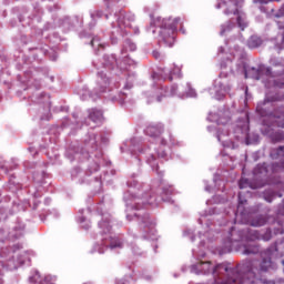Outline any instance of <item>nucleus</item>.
Returning a JSON list of instances; mask_svg holds the SVG:
<instances>
[{
  "mask_svg": "<svg viewBox=\"0 0 284 284\" xmlns=\"http://www.w3.org/2000/svg\"><path fill=\"white\" fill-rule=\"evenodd\" d=\"M253 239H262L263 241H270L272 239V231L267 230L263 235H260L258 232L254 231Z\"/></svg>",
  "mask_w": 284,
  "mask_h": 284,
  "instance_id": "nucleus-9",
  "label": "nucleus"
},
{
  "mask_svg": "<svg viewBox=\"0 0 284 284\" xmlns=\"http://www.w3.org/2000/svg\"><path fill=\"white\" fill-rule=\"evenodd\" d=\"M98 74L101 79V82H100L102 85L101 92H105V89L108 88V85H110V79H108V77L103 72H100Z\"/></svg>",
  "mask_w": 284,
  "mask_h": 284,
  "instance_id": "nucleus-8",
  "label": "nucleus"
},
{
  "mask_svg": "<svg viewBox=\"0 0 284 284\" xmlns=\"http://www.w3.org/2000/svg\"><path fill=\"white\" fill-rule=\"evenodd\" d=\"M181 23V18H175L173 22H168L160 29L159 43L166 48H172L176 41V30Z\"/></svg>",
  "mask_w": 284,
  "mask_h": 284,
  "instance_id": "nucleus-1",
  "label": "nucleus"
},
{
  "mask_svg": "<svg viewBox=\"0 0 284 284\" xmlns=\"http://www.w3.org/2000/svg\"><path fill=\"white\" fill-rule=\"evenodd\" d=\"M225 14H240L239 13V0H232L226 3Z\"/></svg>",
  "mask_w": 284,
  "mask_h": 284,
  "instance_id": "nucleus-3",
  "label": "nucleus"
},
{
  "mask_svg": "<svg viewBox=\"0 0 284 284\" xmlns=\"http://www.w3.org/2000/svg\"><path fill=\"white\" fill-rule=\"evenodd\" d=\"M102 14H103V12H101V11H98V12H97V16H98V17H102Z\"/></svg>",
  "mask_w": 284,
  "mask_h": 284,
  "instance_id": "nucleus-25",
  "label": "nucleus"
},
{
  "mask_svg": "<svg viewBox=\"0 0 284 284\" xmlns=\"http://www.w3.org/2000/svg\"><path fill=\"white\" fill-rule=\"evenodd\" d=\"M116 284H132V277L128 276L120 280Z\"/></svg>",
  "mask_w": 284,
  "mask_h": 284,
  "instance_id": "nucleus-16",
  "label": "nucleus"
},
{
  "mask_svg": "<svg viewBox=\"0 0 284 284\" xmlns=\"http://www.w3.org/2000/svg\"><path fill=\"white\" fill-rule=\"evenodd\" d=\"M161 145H166L165 140H161Z\"/></svg>",
  "mask_w": 284,
  "mask_h": 284,
  "instance_id": "nucleus-26",
  "label": "nucleus"
},
{
  "mask_svg": "<svg viewBox=\"0 0 284 284\" xmlns=\"http://www.w3.org/2000/svg\"><path fill=\"white\" fill-rule=\"evenodd\" d=\"M158 101H161V98H158Z\"/></svg>",
  "mask_w": 284,
  "mask_h": 284,
  "instance_id": "nucleus-29",
  "label": "nucleus"
},
{
  "mask_svg": "<svg viewBox=\"0 0 284 284\" xmlns=\"http://www.w3.org/2000/svg\"><path fill=\"white\" fill-rule=\"evenodd\" d=\"M89 119L93 121V123H101V121H103V112L100 110H93L89 114Z\"/></svg>",
  "mask_w": 284,
  "mask_h": 284,
  "instance_id": "nucleus-6",
  "label": "nucleus"
},
{
  "mask_svg": "<svg viewBox=\"0 0 284 284\" xmlns=\"http://www.w3.org/2000/svg\"><path fill=\"white\" fill-rule=\"evenodd\" d=\"M234 28H235V24H234V22H232V20L222 24L221 29H220L221 37H225V34H227L229 32H232V30H234Z\"/></svg>",
  "mask_w": 284,
  "mask_h": 284,
  "instance_id": "nucleus-4",
  "label": "nucleus"
},
{
  "mask_svg": "<svg viewBox=\"0 0 284 284\" xmlns=\"http://www.w3.org/2000/svg\"><path fill=\"white\" fill-rule=\"evenodd\" d=\"M220 270H224V272H230V268H227V266L223 264H217L214 268H212L211 272L215 276L216 272H219Z\"/></svg>",
  "mask_w": 284,
  "mask_h": 284,
  "instance_id": "nucleus-12",
  "label": "nucleus"
},
{
  "mask_svg": "<svg viewBox=\"0 0 284 284\" xmlns=\"http://www.w3.org/2000/svg\"><path fill=\"white\" fill-rule=\"evenodd\" d=\"M258 247L253 246V247H246L243 252V254L250 255V254H257Z\"/></svg>",
  "mask_w": 284,
  "mask_h": 284,
  "instance_id": "nucleus-14",
  "label": "nucleus"
},
{
  "mask_svg": "<svg viewBox=\"0 0 284 284\" xmlns=\"http://www.w3.org/2000/svg\"><path fill=\"white\" fill-rule=\"evenodd\" d=\"M240 190H245L247 185H250V181L247 179H241L239 182Z\"/></svg>",
  "mask_w": 284,
  "mask_h": 284,
  "instance_id": "nucleus-15",
  "label": "nucleus"
},
{
  "mask_svg": "<svg viewBox=\"0 0 284 284\" xmlns=\"http://www.w3.org/2000/svg\"><path fill=\"white\" fill-rule=\"evenodd\" d=\"M7 267H9L10 270H17V264L14 263V260H9V262L7 263Z\"/></svg>",
  "mask_w": 284,
  "mask_h": 284,
  "instance_id": "nucleus-18",
  "label": "nucleus"
},
{
  "mask_svg": "<svg viewBox=\"0 0 284 284\" xmlns=\"http://www.w3.org/2000/svg\"><path fill=\"white\" fill-rule=\"evenodd\" d=\"M145 134H148V136H151L153 139L159 138L160 134H163V124L159 123V124H151L146 126Z\"/></svg>",
  "mask_w": 284,
  "mask_h": 284,
  "instance_id": "nucleus-2",
  "label": "nucleus"
},
{
  "mask_svg": "<svg viewBox=\"0 0 284 284\" xmlns=\"http://www.w3.org/2000/svg\"><path fill=\"white\" fill-rule=\"evenodd\" d=\"M124 19H128V21H134V17L133 16H125Z\"/></svg>",
  "mask_w": 284,
  "mask_h": 284,
  "instance_id": "nucleus-21",
  "label": "nucleus"
},
{
  "mask_svg": "<svg viewBox=\"0 0 284 284\" xmlns=\"http://www.w3.org/2000/svg\"><path fill=\"white\" fill-rule=\"evenodd\" d=\"M153 57H155V59H159V52H153Z\"/></svg>",
  "mask_w": 284,
  "mask_h": 284,
  "instance_id": "nucleus-24",
  "label": "nucleus"
},
{
  "mask_svg": "<svg viewBox=\"0 0 284 284\" xmlns=\"http://www.w3.org/2000/svg\"><path fill=\"white\" fill-rule=\"evenodd\" d=\"M284 146H280L278 150L283 151Z\"/></svg>",
  "mask_w": 284,
  "mask_h": 284,
  "instance_id": "nucleus-28",
  "label": "nucleus"
},
{
  "mask_svg": "<svg viewBox=\"0 0 284 284\" xmlns=\"http://www.w3.org/2000/svg\"><path fill=\"white\" fill-rule=\"evenodd\" d=\"M144 227H148L149 230L154 229V223L150 221V216H145L143 220Z\"/></svg>",
  "mask_w": 284,
  "mask_h": 284,
  "instance_id": "nucleus-13",
  "label": "nucleus"
},
{
  "mask_svg": "<svg viewBox=\"0 0 284 284\" xmlns=\"http://www.w3.org/2000/svg\"><path fill=\"white\" fill-rule=\"evenodd\" d=\"M282 121H283V123L277 122L278 128H284V116H283Z\"/></svg>",
  "mask_w": 284,
  "mask_h": 284,
  "instance_id": "nucleus-22",
  "label": "nucleus"
},
{
  "mask_svg": "<svg viewBox=\"0 0 284 284\" xmlns=\"http://www.w3.org/2000/svg\"><path fill=\"white\" fill-rule=\"evenodd\" d=\"M210 265H212V262L207 261V262H199L195 266L197 267V270H204V274H210L212 271L210 270Z\"/></svg>",
  "mask_w": 284,
  "mask_h": 284,
  "instance_id": "nucleus-7",
  "label": "nucleus"
},
{
  "mask_svg": "<svg viewBox=\"0 0 284 284\" xmlns=\"http://www.w3.org/2000/svg\"><path fill=\"white\" fill-rule=\"evenodd\" d=\"M100 227L101 230H103V234H110V232L112 231V226L110 225V222L108 221H102L100 222Z\"/></svg>",
  "mask_w": 284,
  "mask_h": 284,
  "instance_id": "nucleus-10",
  "label": "nucleus"
},
{
  "mask_svg": "<svg viewBox=\"0 0 284 284\" xmlns=\"http://www.w3.org/2000/svg\"><path fill=\"white\" fill-rule=\"evenodd\" d=\"M175 72H176L178 74H180V73H181V68L176 67Z\"/></svg>",
  "mask_w": 284,
  "mask_h": 284,
  "instance_id": "nucleus-23",
  "label": "nucleus"
},
{
  "mask_svg": "<svg viewBox=\"0 0 284 284\" xmlns=\"http://www.w3.org/2000/svg\"><path fill=\"white\" fill-rule=\"evenodd\" d=\"M240 203L243 204L244 202L241 200V193L239 194Z\"/></svg>",
  "mask_w": 284,
  "mask_h": 284,
  "instance_id": "nucleus-27",
  "label": "nucleus"
},
{
  "mask_svg": "<svg viewBox=\"0 0 284 284\" xmlns=\"http://www.w3.org/2000/svg\"><path fill=\"white\" fill-rule=\"evenodd\" d=\"M116 247H123V243H122L121 241H118V242H115V243H111V244H110V248H111V250H114V248H116Z\"/></svg>",
  "mask_w": 284,
  "mask_h": 284,
  "instance_id": "nucleus-17",
  "label": "nucleus"
},
{
  "mask_svg": "<svg viewBox=\"0 0 284 284\" xmlns=\"http://www.w3.org/2000/svg\"><path fill=\"white\" fill-rule=\"evenodd\" d=\"M0 168H1V170L3 171V173L4 174H8V165H6V164H2V165H0Z\"/></svg>",
  "mask_w": 284,
  "mask_h": 284,
  "instance_id": "nucleus-19",
  "label": "nucleus"
},
{
  "mask_svg": "<svg viewBox=\"0 0 284 284\" xmlns=\"http://www.w3.org/2000/svg\"><path fill=\"white\" fill-rule=\"evenodd\" d=\"M256 73L257 74L254 77V79H256V81H260V79H261V70H257Z\"/></svg>",
  "mask_w": 284,
  "mask_h": 284,
  "instance_id": "nucleus-20",
  "label": "nucleus"
},
{
  "mask_svg": "<svg viewBox=\"0 0 284 284\" xmlns=\"http://www.w3.org/2000/svg\"><path fill=\"white\" fill-rule=\"evenodd\" d=\"M267 223V217L265 215H258L251 221L253 227H263Z\"/></svg>",
  "mask_w": 284,
  "mask_h": 284,
  "instance_id": "nucleus-5",
  "label": "nucleus"
},
{
  "mask_svg": "<svg viewBox=\"0 0 284 284\" xmlns=\"http://www.w3.org/2000/svg\"><path fill=\"white\" fill-rule=\"evenodd\" d=\"M237 26L241 28V30H245L247 28V22L245 21V18L241 14H237Z\"/></svg>",
  "mask_w": 284,
  "mask_h": 284,
  "instance_id": "nucleus-11",
  "label": "nucleus"
}]
</instances>
